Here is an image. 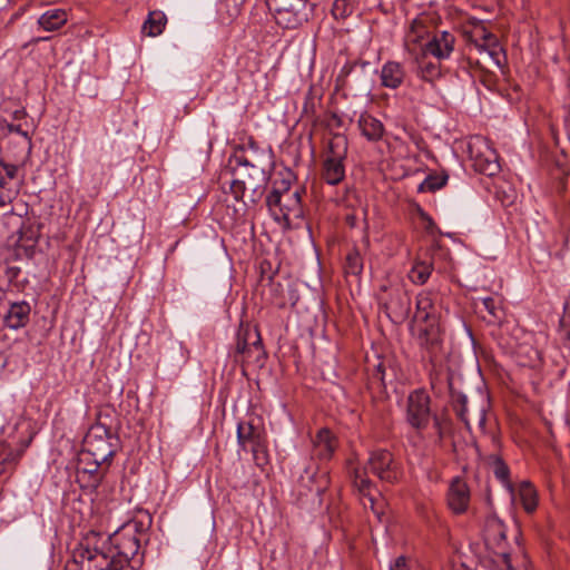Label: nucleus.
Here are the masks:
<instances>
[{"mask_svg": "<svg viewBox=\"0 0 570 570\" xmlns=\"http://www.w3.org/2000/svg\"><path fill=\"white\" fill-rule=\"evenodd\" d=\"M299 483L311 493L321 497L330 485V476L326 470L308 466L299 476Z\"/></svg>", "mask_w": 570, "mask_h": 570, "instance_id": "nucleus-18", "label": "nucleus"}, {"mask_svg": "<svg viewBox=\"0 0 570 570\" xmlns=\"http://www.w3.org/2000/svg\"><path fill=\"white\" fill-rule=\"evenodd\" d=\"M405 71L403 66L396 61H387L381 70L382 86L390 89L399 88L404 80Z\"/></svg>", "mask_w": 570, "mask_h": 570, "instance_id": "nucleus-24", "label": "nucleus"}, {"mask_svg": "<svg viewBox=\"0 0 570 570\" xmlns=\"http://www.w3.org/2000/svg\"><path fill=\"white\" fill-rule=\"evenodd\" d=\"M435 413L431 409V397L424 389L410 392L406 399L405 421L415 431L428 428Z\"/></svg>", "mask_w": 570, "mask_h": 570, "instance_id": "nucleus-8", "label": "nucleus"}, {"mask_svg": "<svg viewBox=\"0 0 570 570\" xmlns=\"http://www.w3.org/2000/svg\"><path fill=\"white\" fill-rule=\"evenodd\" d=\"M109 463L100 462L99 460H92L85 458V454H79L77 472H85V474H102L106 475L109 469Z\"/></svg>", "mask_w": 570, "mask_h": 570, "instance_id": "nucleus-32", "label": "nucleus"}, {"mask_svg": "<svg viewBox=\"0 0 570 570\" xmlns=\"http://www.w3.org/2000/svg\"><path fill=\"white\" fill-rule=\"evenodd\" d=\"M346 222H347V224H348L351 227H354V226H355V216H354V215H347V216H346Z\"/></svg>", "mask_w": 570, "mask_h": 570, "instance_id": "nucleus-51", "label": "nucleus"}, {"mask_svg": "<svg viewBox=\"0 0 570 570\" xmlns=\"http://www.w3.org/2000/svg\"><path fill=\"white\" fill-rule=\"evenodd\" d=\"M230 163L240 161L252 169L259 170L269 175L274 168V155L271 147L261 148L255 141L249 140L247 146L240 153H235L230 157Z\"/></svg>", "mask_w": 570, "mask_h": 570, "instance_id": "nucleus-10", "label": "nucleus"}, {"mask_svg": "<svg viewBox=\"0 0 570 570\" xmlns=\"http://www.w3.org/2000/svg\"><path fill=\"white\" fill-rule=\"evenodd\" d=\"M475 307L480 311V313L483 311L488 313V316L483 315V320L489 324H498L504 316L502 302L498 296L478 298L475 301Z\"/></svg>", "mask_w": 570, "mask_h": 570, "instance_id": "nucleus-22", "label": "nucleus"}, {"mask_svg": "<svg viewBox=\"0 0 570 570\" xmlns=\"http://www.w3.org/2000/svg\"><path fill=\"white\" fill-rule=\"evenodd\" d=\"M2 473H3V468H0V474H2Z\"/></svg>", "mask_w": 570, "mask_h": 570, "instance_id": "nucleus-56", "label": "nucleus"}, {"mask_svg": "<svg viewBox=\"0 0 570 570\" xmlns=\"http://www.w3.org/2000/svg\"><path fill=\"white\" fill-rule=\"evenodd\" d=\"M448 181L446 176L430 175L419 186L420 191H435L445 186Z\"/></svg>", "mask_w": 570, "mask_h": 570, "instance_id": "nucleus-39", "label": "nucleus"}, {"mask_svg": "<svg viewBox=\"0 0 570 570\" xmlns=\"http://www.w3.org/2000/svg\"><path fill=\"white\" fill-rule=\"evenodd\" d=\"M283 189L291 197V199L296 200L298 204H302L299 189L296 188V189L292 190L288 186H285Z\"/></svg>", "mask_w": 570, "mask_h": 570, "instance_id": "nucleus-49", "label": "nucleus"}, {"mask_svg": "<svg viewBox=\"0 0 570 570\" xmlns=\"http://www.w3.org/2000/svg\"><path fill=\"white\" fill-rule=\"evenodd\" d=\"M23 453L22 449L11 448L4 441H0V468H3V473L18 463Z\"/></svg>", "mask_w": 570, "mask_h": 570, "instance_id": "nucleus-30", "label": "nucleus"}, {"mask_svg": "<svg viewBox=\"0 0 570 570\" xmlns=\"http://www.w3.org/2000/svg\"><path fill=\"white\" fill-rule=\"evenodd\" d=\"M137 527V522L127 523L109 537L111 544L117 550V556L109 557V559H126L127 562H130L135 558L140 549Z\"/></svg>", "mask_w": 570, "mask_h": 570, "instance_id": "nucleus-12", "label": "nucleus"}, {"mask_svg": "<svg viewBox=\"0 0 570 570\" xmlns=\"http://www.w3.org/2000/svg\"><path fill=\"white\" fill-rule=\"evenodd\" d=\"M431 387H432L433 390H435V381H434V379H433V377H431Z\"/></svg>", "mask_w": 570, "mask_h": 570, "instance_id": "nucleus-54", "label": "nucleus"}, {"mask_svg": "<svg viewBox=\"0 0 570 570\" xmlns=\"http://www.w3.org/2000/svg\"><path fill=\"white\" fill-rule=\"evenodd\" d=\"M332 156H327L323 164L322 177L330 185H337L345 177V168L343 165L344 155L334 153V142H331Z\"/></svg>", "mask_w": 570, "mask_h": 570, "instance_id": "nucleus-19", "label": "nucleus"}, {"mask_svg": "<svg viewBox=\"0 0 570 570\" xmlns=\"http://www.w3.org/2000/svg\"><path fill=\"white\" fill-rule=\"evenodd\" d=\"M332 120L335 121L336 126H341V118L336 115H333Z\"/></svg>", "mask_w": 570, "mask_h": 570, "instance_id": "nucleus-52", "label": "nucleus"}, {"mask_svg": "<svg viewBox=\"0 0 570 570\" xmlns=\"http://www.w3.org/2000/svg\"><path fill=\"white\" fill-rule=\"evenodd\" d=\"M105 475L102 474H85V472H77V481L80 484L82 489L89 490V491H96L98 487L100 485L102 479Z\"/></svg>", "mask_w": 570, "mask_h": 570, "instance_id": "nucleus-38", "label": "nucleus"}, {"mask_svg": "<svg viewBox=\"0 0 570 570\" xmlns=\"http://www.w3.org/2000/svg\"><path fill=\"white\" fill-rule=\"evenodd\" d=\"M419 76L425 80L433 82L434 80L439 79L442 76V69L440 61L439 62H432V61H422L419 67Z\"/></svg>", "mask_w": 570, "mask_h": 570, "instance_id": "nucleus-36", "label": "nucleus"}, {"mask_svg": "<svg viewBox=\"0 0 570 570\" xmlns=\"http://www.w3.org/2000/svg\"><path fill=\"white\" fill-rule=\"evenodd\" d=\"M518 356L523 366L534 368L541 364V352L532 346H520Z\"/></svg>", "mask_w": 570, "mask_h": 570, "instance_id": "nucleus-34", "label": "nucleus"}, {"mask_svg": "<svg viewBox=\"0 0 570 570\" xmlns=\"http://www.w3.org/2000/svg\"><path fill=\"white\" fill-rule=\"evenodd\" d=\"M519 495L523 509L528 513L534 512L538 507V495L534 488L529 482H522L519 489Z\"/></svg>", "mask_w": 570, "mask_h": 570, "instance_id": "nucleus-33", "label": "nucleus"}, {"mask_svg": "<svg viewBox=\"0 0 570 570\" xmlns=\"http://www.w3.org/2000/svg\"><path fill=\"white\" fill-rule=\"evenodd\" d=\"M416 323H430L436 321L432 293L423 291L416 296V311L413 317Z\"/></svg>", "mask_w": 570, "mask_h": 570, "instance_id": "nucleus-23", "label": "nucleus"}, {"mask_svg": "<svg viewBox=\"0 0 570 570\" xmlns=\"http://www.w3.org/2000/svg\"><path fill=\"white\" fill-rule=\"evenodd\" d=\"M446 380L449 384L451 406L455 412L458 419L461 422H463L468 429H470L472 420H475L480 425H483L487 420V412L484 405L470 404L466 395L456 391L453 387L450 377H448Z\"/></svg>", "mask_w": 570, "mask_h": 570, "instance_id": "nucleus-11", "label": "nucleus"}, {"mask_svg": "<svg viewBox=\"0 0 570 570\" xmlns=\"http://www.w3.org/2000/svg\"><path fill=\"white\" fill-rule=\"evenodd\" d=\"M48 39H49L48 37H39V38L33 39L32 42L36 43V42H39V41H46Z\"/></svg>", "mask_w": 570, "mask_h": 570, "instance_id": "nucleus-53", "label": "nucleus"}, {"mask_svg": "<svg viewBox=\"0 0 570 570\" xmlns=\"http://www.w3.org/2000/svg\"><path fill=\"white\" fill-rule=\"evenodd\" d=\"M247 350V353H243L239 356V361L249 363L253 360L259 362L261 358H263L264 351L259 335H256L255 340L250 342V346Z\"/></svg>", "mask_w": 570, "mask_h": 570, "instance_id": "nucleus-37", "label": "nucleus"}, {"mask_svg": "<svg viewBox=\"0 0 570 570\" xmlns=\"http://www.w3.org/2000/svg\"><path fill=\"white\" fill-rule=\"evenodd\" d=\"M380 299L383 302L389 317L394 323L404 322L411 312V297L405 284L399 279L393 281L387 285H382Z\"/></svg>", "mask_w": 570, "mask_h": 570, "instance_id": "nucleus-6", "label": "nucleus"}, {"mask_svg": "<svg viewBox=\"0 0 570 570\" xmlns=\"http://www.w3.org/2000/svg\"><path fill=\"white\" fill-rule=\"evenodd\" d=\"M353 12V6L346 0H335L332 7V13L335 19H345Z\"/></svg>", "mask_w": 570, "mask_h": 570, "instance_id": "nucleus-41", "label": "nucleus"}, {"mask_svg": "<svg viewBox=\"0 0 570 570\" xmlns=\"http://www.w3.org/2000/svg\"><path fill=\"white\" fill-rule=\"evenodd\" d=\"M275 22L283 29H297L309 20L314 3L309 0H266Z\"/></svg>", "mask_w": 570, "mask_h": 570, "instance_id": "nucleus-4", "label": "nucleus"}, {"mask_svg": "<svg viewBox=\"0 0 570 570\" xmlns=\"http://www.w3.org/2000/svg\"><path fill=\"white\" fill-rule=\"evenodd\" d=\"M68 21V13L60 8L48 9L38 18V26L45 31L52 32L59 30Z\"/></svg>", "mask_w": 570, "mask_h": 570, "instance_id": "nucleus-25", "label": "nucleus"}, {"mask_svg": "<svg viewBox=\"0 0 570 570\" xmlns=\"http://www.w3.org/2000/svg\"><path fill=\"white\" fill-rule=\"evenodd\" d=\"M446 501L449 509L454 514H463L470 504V489L461 478H454L450 483Z\"/></svg>", "mask_w": 570, "mask_h": 570, "instance_id": "nucleus-17", "label": "nucleus"}, {"mask_svg": "<svg viewBox=\"0 0 570 570\" xmlns=\"http://www.w3.org/2000/svg\"><path fill=\"white\" fill-rule=\"evenodd\" d=\"M560 326L563 330L564 335L570 338V295L563 304V314L560 318Z\"/></svg>", "mask_w": 570, "mask_h": 570, "instance_id": "nucleus-44", "label": "nucleus"}, {"mask_svg": "<svg viewBox=\"0 0 570 570\" xmlns=\"http://www.w3.org/2000/svg\"><path fill=\"white\" fill-rule=\"evenodd\" d=\"M264 434L253 422L242 421L237 424V443L243 451L250 450L256 455L264 446Z\"/></svg>", "mask_w": 570, "mask_h": 570, "instance_id": "nucleus-16", "label": "nucleus"}, {"mask_svg": "<svg viewBox=\"0 0 570 570\" xmlns=\"http://www.w3.org/2000/svg\"><path fill=\"white\" fill-rule=\"evenodd\" d=\"M468 150L474 169L480 174L491 177L500 171L499 156L485 137L479 135L472 137L468 144Z\"/></svg>", "mask_w": 570, "mask_h": 570, "instance_id": "nucleus-9", "label": "nucleus"}, {"mask_svg": "<svg viewBox=\"0 0 570 570\" xmlns=\"http://www.w3.org/2000/svg\"><path fill=\"white\" fill-rule=\"evenodd\" d=\"M20 273H21V269L18 266H7L6 271H4V274H6L7 278L9 279V282L16 281L18 278V276L20 275Z\"/></svg>", "mask_w": 570, "mask_h": 570, "instance_id": "nucleus-47", "label": "nucleus"}, {"mask_svg": "<svg viewBox=\"0 0 570 570\" xmlns=\"http://www.w3.org/2000/svg\"><path fill=\"white\" fill-rule=\"evenodd\" d=\"M232 164H234L230 170L233 178L229 183V189L234 198L237 202H243L244 205L256 204L265 191L269 175L252 169L240 161H233Z\"/></svg>", "mask_w": 570, "mask_h": 570, "instance_id": "nucleus-3", "label": "nucleus"}, {"mask_svg": "<svg viewBox=\"0 0 570 570\" xmlns=\"http://www.w3.org/2000/svg\"><path fill=\"white\" fill-rule=\"evenodd\" d=\"M367 470L372 474L376 475L381 481L387 483L397 482L401 478L402 470L393 454L385 449L373 450L370 453L365 471L357 469L354 470L353 483L357 491L368 499L371 508L373 509L374 498L371 495V488L373 483L366 476Z\"/></svg>", "mask_w": 570, "mask_h": 570, "instance_id": "nucleus-2", "label": "nucleus"}, {"mask_svg": "<svg viewBox=\"0 0 570 570\" xmlns=\"http://www.w3.org/2000/svg\"><path fill=\"white\" fill-rule=\"evenodd\" d=\"M99 532H88L72 551L75 570H136L126 559H109L98 543L104 541Z\"/></svg>", "mask_w": 570, "mask_h": 570, "instance_id": "nucleus-1", "label": "nucleus"}, {"mask_svg": "<svg viewBox=\"0 0 570 570\" xmlns=\"http://www.w3.org/2000/svg\"><path fill=\"white\" fill-rule=\"evenodd\" d=\"M8 131L9 132H14V134H18L20 135L21 137H23V139L26 140V145H27V149L28 151L30 153L31 150V138L29 137L28 132L24 131L20 125H13V124H10L8 125Z\"/></svg>", "mask_w": 570, "mask_h": 570, "instance_id": "nucleus-45", "label": "nucleus"}, {"mask_svg": "<svg viewBox=\"0 0 570 570\" xmlns=\"http://www.w3.org/2000/svg\"><path fill=\"white\" fill-rule=\"evenodd\" d=\"M390 570H410L406 558L404 556L397 557L394 562L391 563Z\"/></svg>", "mask_w": 570, "mask_h": 570, "instance_id": "nucleus-46", "label": "nucleus"}, {"mask_svg": "<svg viewBox=\"0 0 570 570\" xmlns=\"http://www.w3.org/2000/svg\"><path fill=\"white\" fill-rule=\"evenodd\" d=\"M425 325L420 328L419 342L431 352H434L441 343V333L438 321L424 323Z\"/></svg>", "mask_w": 570, "mask_h": 570, "instance_id": "nucleus-27", "label": "nucleus"}, {"mask_svg": "<svg viewBox=\"0 0 570 570\" xmlns=\"http://www.w3.org/2000/svg\"><path fill=\"white\" fill-rule=\"evenodd\" d=\"M166 23L167 18L163 11H151L142 24V32L149 37L159 36L164 31Z\"/></svg>", "mask_w": 570, "mask_h": 570, "instance_id": "nucleus-29", "label": "nucleus"}, {"mask_svg": "<svg viewBox=\"0 0 570 570\" xmlns=\"http://www.w3.org/2000/svg\"><path fill=\"white\" fill-rule=\"evenodd\" d=\"M256 335H259L256 331H250L248 328H240L237 332L236 336V346H235V357L238 361V357L243 353L248 352V347L250 346V342L255 340Z\"/></svg>", "mask_w": 570, "mask_h": 570, "instance_id": "nucleus-35", "label": "nucleus"}, {"mask_svg": "<svg viewBox=\"0 0 570 570\" xmlns=\"http://www.w3.org/2000/svg\"><path fill=\"white\" fill-rule=\"evenodd\" d=\"M373 377L384 384L385 368L383 362H379L377 365H375Z\"/></svg>", "mask_w": 570, "mask_h": 570, "instance_id": "nucleus-48", "label": "nucleus"}, {"mask_svg": "<svg viewBox=\"0 0 570 570\" xmlns=\"http://www.w3.org/2000/svg\"><path fill=\"white\" fill-rule=\"evenodd\" d=\"M358 128L362 135L371 141H377L384 135L383 124L379 119L366 112L360 116Z\"/></svg>", "mask_w": 570, "mask_h": 570, "instance_id": "nucleus-26", "label": "nucleus"}, {"mask_svg": "<svg viewBox=\"0 0 570 570\" xmlns=\"http://www.w3.org/2000/svg\"><path fill=\"white\" fill-rule=\"evenodd\" d=\"M455 42L454 32L435 29L430 39L422 46V53L432 56L438 61L448 60L454 51Z\"/></svg>", "mask_w": 570, "mask_h": 570, "instance_id": "nucleus-14", "label": "nucleus"}, {"mask_svg": "<svg viewBox=\"0 0 570 570\" xmlns=\"http://www.w3.org/2000/svg\"><path fill=\"white\" fill-rule=\"evenodd\" d=\"M489 43H494L497 41L495 37L490 33V32H487L483 37Z\"/></svg>", "mask_w": 570, "mask_h": 570, "instance_id": "nucleus-50", "label": "nucleus"}, {"mask_svg": "<svg viewBox=\"0 0 570 570\" xmlns=\"http://www.w3.org/2000/svg\"><path fill=\"white\" fill-rule=\"evenodd\" d=\"M432 271V262L417 259L409 272V278L413 284L423 285L430 278Z\"/></svg>", "mask_w": 570, "mask_h": 570, "instance_id": "nucleus-31", "label": "nucleus"}, {"mask_svg": "<svg viewBox=\"0 0 570 570\" xmlns=\"http://www.w3.org/2000/svg\"><path fill=\"white\" fill-rule=\"evenodd\" d=\"M363 269L362 257L358 252L354 250L347 254L345 271L347 274L358 275Z\"/></svg>", "mask_w": 570, "mask_h": 570, "instance_id": "nucleus-40", "label": "nucleus"}, {"mask_svg": "<svg viewBox=\"0 0 570 570\" xmlns=\"http://www.w3.org/2000/svg\"><path fill=\"white\" fill-rule=\"evenodd\" d=\"M483 535L485 544L492 549H499L493 570H515L510 560V554L503 548L507 543V530L503 522L494 514L487 517Z\"/></svg>", "mask_w": 570, "mask_h": 570, "instance_id": "nucleus-7", "label": "nucleus"}, {"mask_svg": "<svg viewBox=\"0 0 570 570\" xmlns=\"http://www.w3.org/2000/svg\"><path fill=\"white\" fill-rule=\"evenodd\" d=\"M116 448L117 438L112 434L110 429L104 424L97 423L87 432L81 453L85 454V458L110 464L116 453Z\"/></svg>", "mask_w": 570, "mask_h": 570, "instance_id": "nucleus-5", "label": "nucleus"}, {"mask_svg": "<svg viewBox=\"0 0 570 570\" xmlns=\"http://www.w3.org/2000/svg\"><path fill=\"white\" fill-rule=\"evenodd\" d=\"M266 204L274 219L278 223H289L291 216L298 218L303 215L302 204L291 199L284 189H273L266 198Z\"/></svg>", "mask_w": 570, "mask_h": 570, "instance_id": "nucleus-13", "label": "nucleus"}, {"mask_svg": "<svg viewBox=\"0 0 570 570\" xmlns=\"http://www.w3.org/2000/svg\"><path fill=\"white\" fill-rule=\"evenodd\" d=\"M493 473L498 480H500L503 484H509V468L508 465L500 459L495 458L493 464Z\"/></svg>", "mask_w": 570, "mask_h": 570, "instance_id": "nucleus-42", "label": "nucleus"}, {"mask_svg": "<svg viewBox=\"0 0 570 570\" xmlns=\"http://www.w3.org/2000/svg\"><path fill=\"white\" fill-rule=\"evenodd\" d=\"M431 419L433 420V428L438 435V441L441 442L449 429V421L438 414H434Z\"/></svg>", "mask_w": 570, "mask_h": 570, "instance_id": "nucleus-43", "label": "nucleus"}, {"mask_svg": "<svg viewBox=\"0 0 570 570\" xmlns=\"http://www.w3.org/2000/svg\"><path fill=\"white\" fill-rule=\"evenodd\" d=\"M336 140H337V144H338L340 141H343L344 139L342 137H336Z\"/></svg>", "mask_w": 570, "mask_h": 570, "instance_id": "nucleus-55", "label": "nucleus"}, {"mask_svg": "<svg viewBox=\"0 0 570 570\" xmlns=\"http://www.w3.org/2000/svg\"><path fill=\"white\" fill-rule=\"evenodd\" d=\"M337 449V439L328 429H321L313 440V456L318 460H330Z\"/></svg>", "mask_w": 570, "mask_h": 570, "instance_id": "nucleus-21", "label": "nucleus"}, {"mask_svg": "<svg viewBox=\"0 0 570 570\" xmlns=\"http://www.w3.org/2000/svg\"><path fill=\"white\" fill-rule=\"evenodd\" d=\"M434 17L431 13H421L414 18L405 33L404 46L411 51V45H419L434 32Z\"/></svg>", "mask_w": 570, "mask_h": 570, "instance_id": "nucleus-15", "label": "nucleus"}, {"mask_svg": "<svg viewBox=\"0 0 570 570\" xmlns=\"http://www.w3.org/2000/svg\"><path fill=\"white\" fill-rule=\"evenodd\" d=\"M30 312L31 306L26 301L10 303L3 323L10 330H20L29 323Z\"/></svg>", "mask_w": 570, "mask_h": 570, "instance_id": "nucleus-20", "label": "nucleus"}, {"mask_svg": "<svg viewBox=\"0 0 570 570\" xmlns=\"http://www.w3.org/2000/svg\"><path fill=\"white\" fill-rule=\"evenodd\" d=\"M17 166L0 161V207L9 205L12 200V193L4 188L7 180L16 177Z\"/></svg>", "mask_w": 570, "mask_h": 570, "instance_id": "nucleus-28", "label": "nucleus"}]
</instances>
